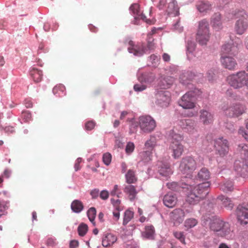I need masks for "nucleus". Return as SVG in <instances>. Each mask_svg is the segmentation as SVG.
<instances>
[{
	"label": "nucleus",
	"instance_id": "43",
	"mask_svg": "<svg viewBox=\"0 0 248 248\" xmlns=\"http://www.w3.org/2000/svg\"><path fill=\"white\" fill-rule=\"evenodd\" d=\"M134 212L130 210H126L124 214L123 224L126 225L133 217Z\"/></svg>",
	"mask_w": 248,
	"mask_h": 248
},
{
	"label": "nucleus",
	"instance_id": "30",
	"mask_svg": "<svg viewBox=\"0 0 248 248\" xmlns=\"http://www.w3.org/2000/svg\"><path fill=\"white\" fill-rule=\"evenodd\" d=\"M30 74L33 80L35 82H39L42 79V71L35 67L31 68L30 70Z\"/></svg>",
	"mask_w": 248,
	"mask_h": 248
},
{
	"label": "nucleus",
	"instance_id": "16",
	"mask_svg": "<svg viewBox=\"0 0 248 248\" xmlns=\"http://www.w3.org/2000/svg\"><path fill=\"white\" fill-rule=\"evenodd\" d=\"M220 62L223 67L230 70H234L237 65L235 60L231 56L221 55Z\"/></svg>",
	"mask_w": 248,
	"mask_h": 248
},
{
	"label": "nucleus",
	"instance_id": "8",
	"mask_svg": "<svg viewBox=\"0 0 248 248\" xmlns=\"http://www.w3.org/2000/svg\"><path fill=\"white\" fill-rule=\"evenodd\" d=\"M197 167V165L194 158L190 156H186L181 160L179 169L184 174L190 176Z\"/></svg>",
	"mask_w": 248,
	"mask_h": 248
},
{
	"label": "nucleus",
	"instance_id": "21",
	"mask_svg": "<svg viewBox=\"0 0 248 248\" xmlns=\"http://www.w3.org/2000/svg\"><path fill=\"white\" fill-rule=\"evenodd\" d=\"M164 204L169 208L173 207L176 204L177 198L175 195L172 193L166 194L163 198Z\"/></svg>",
	"mask_w": 248,
	"mask_h": 248
},
{
	"label": "nucleus",
	"instance_id": "32",
	"mask_svg": "<svg viewBox=\"0 0 248 248\" xmlns=\"http://www.w3.org/2000/svg\"><path fill=\"white\" fill-rule=\"evenodd\" d=\"M155 228L152 225L146 226L145 231L142 232V236L146 239H153L155 234Z\"/></svg>",
	"mask_w": 248,
	"mask_h": 248
},
{
	"label": "nucleus",
	"instance_id": "60",
	"mask_svg": "<svg viewBox=\"0 0 248 248\" xmlns=\"http://www.w3.org/2000/svg\"><path fill=\"white\" fill-rule=\"evenodd\" d=\"M95 126V123L93 121H90L85 124V129L87 130H92Z\"/></svg>",
	"mask_w": 248,
	"mask_h": 248
},
{
	"label": "nucleus",
	"instance_id": "23",
	"mask_svg": "<svg viewBox=\"0 0 248 248\" xmlns=\"http://www.w3.org/2000/svg\"><path fill=\"white\" fill-rule=\"evenodd\" d=\"M155 79V76L153 73H145L138 76V80L140 83L151 84Z\"/></svg>",
	"mask_w": 248,
	"mask_h": 248
},
{
	"label": "nucleus",
	"instance_id": "39",
	"mask_svg": "<svg viewBox=\"0 0 248 248\" xmlns=\"http://www.w3.org/2000/svg\"><path fill=\"white\" fill-rule=\"evenodd\" d=\"M147 44L146 46L147 48V53H149L151 51L153 50L155 47V44L154 43V39L152 36L151 33H149L147 35Z\"/></svg>",
	"mask_w": 248,
	"mask_h": 248
},
{
	"label": "nucleus",
	"instance_id": "26",
	"mask_svg": "<svg viewBox=\"0 0 248 248\" xmlns=\"http://www.w3.org/2000/svg\"><path fill=\"white\" fill-rule=\"evenodd\" d=\"M223 225L220 226V229L217 232V235L221 237H227L231 232L230 224L226 221L223 223Z\"/></svg>",
	"mask_w": 248,
	"mask_h": 248
},
{
	"label": "nucleus",
	"instance_id": "35",
	"mask_svg": "<svg viewBox=\"0 0 248 248\" xmlns=\"http://www.w3.org/2000/svg\"><path fill=\"white\" fill-rule=\"evenodd\" d=\"M218 200L221 201L223 205L228 210H232L233 207V203L231 199L225 196L221 195L217 198Z\"/></svg>",
	"mask_w": 248,
	"mask_h": 248
},
{
	"label": "nucleus",
	"instance_id": "64",
	"mask_svg": "<svg viewBox=\"0 0 248 248\" xmlns=\"http://www.w3.org/2000/svg\"><path fill=\"white\" fill-rule=\"evenodd\" d=\"M125 248H139V247L134 242L130 241L126 244Z\"/></svg>",
	"mask_w": 248,
	"mask_h": 248
},
{
	"label": "nucleus",
	"instance_id": "62",
	"mask_svg": "<svg viewBox=\"0 0 248 248\" xmlns=\"http://www.w3.org/2000/svg\"><path fill=\"white\" fill-rule=\"evenodd\" d=\"M82 159L80 157H78L76 160L74 168L75 171H78L80 169V164L81 163Z\"/></svg>",
	"mask_w": 248,
	"mask_h": 248
},
{
	"label": "nucleus",
	"instance_id": "33",
	"mask_svg": "<svg viewBox=\"0 0 248 248\" xmlns=\"http://www.w3.org/2000/svg\"><path fill=\"white\" fill-rule=\"evenodd\" d=\"M152 152L150 151H143L140 153V161L139 163L142 162L143 163H147L151 160Z\"/></svg>",
	"mask_w": 248,
	"mask_h": 248
},
{
	"label": "nucleus",
	"instance_id": "49",
	"mask_svg": "<svg viewBox=\"0 0 248 248\" xmlns=\"http://www.w3.org/2000/svg\"><path fill=\"white\" fill-rule=\"evenodd\" d=\"M21 118L24 122H27L31 119V115L29 111L24 110L22 112Z\"/></svg>",
	"mask_w": 248,
	"mask_h": 248
},
{
	"label": "nucleus",
	"instance_id": "38",
	"mask_svg": "<svg viewBox=\"0 0 248 248\" xmlns=\"http://www.w3.org/2000/svg\"><path fill=\"white\" fill-rule=\"evenodd\" d=\"M156 140L155 137L151 136L150 138L147 140L145 143V147L147 151H150L152 152V151L156 146Z\"/></svg>",
	"mask_w": 248,
	"mask_h": 248
},
{
	"label": "nucleus",
	"instance_id": "31",
	"mask_svg": "<svg viewBox=\"0 0 248 248\" xmlns=\"http://www.w3.org/2000/svg\"><path fill=\"white\" fill-rule=\"evenodd\" d=\"M71 208L73 212L79 213L83 210L84 205L80 201L75 200L71 203Z\"/></svg>",
	"mask_w": 248,
	"mask_h": 248
},
{
	"label": "nucleus",
	"instance_id": "36",
	"mask_svg": "<svg viewBox=\"0 0 248 248\" xmlns=\"http://www.w3.org/2000/svg\"><path fill=\"white\" fill-rule=\"evenodd\" d=\"M53 93L57 96H63L66 94L65 88L62 84L57 85L53 88Z\"/></svg>",
	"mask_w": 248,
	"mask_h": 248
},
{
	"label": "nucleus",
	"instance_id": "48",
	"mask_svg": "<svg viewBox=\"0 0 248 248\" xmlns=\"http://www.w3.org/2000/svg\"><path fill=\"white\" fill-rule=\"evenodd\" d=\"M122 195V192L117 185H114L113 188L110 191L111 196H116L118 198H120Z\"/></svg>",
	"mask_w": 248,
	"mask_h": 248
},
{
	"label": "nucleus",
	"instance_id": "27",
	"mask_svg": "<svg viewBox=\"0 0 248 248\" xmlns=\"http://www.w3.org/2000/svg\"><path fill=\"white\" fill-rule=\"evenodd\" d=\"M155 21L153 16H150L149 18L147 16H134V20L132 22L135 25L140 24L141 21L145 22L148 25H152L155 24Z\"/></svg>",
	"mask_w": 248,
	"mask_h": 248
},
{
	"label": "nucleus",
	"instance_id": "12",
	"mask_svg": "<svg viewBox=\"0 0 248 248\" xmlns=\"http://www.w3.org/2000/svg\"><path fill=\"white\" fill-rule=\"evenodd\" d=\"M179 125L184 131L190 134H193L197 132L196 122L194 120H181L179 122Z\"/></svg>",
	"mask_w": 248,
	"mask_h": 248
},
{
	"label": "nucleus",
	"instance_id": "9",
	"mask_svg": "<svg viewBox=\"0 0 248 248\" xmlns=\"http://www.w3.org/2000/svg\"><path fill=\"white\" fill-rule=\"evenodd\" d=\"M125 43L128 44L127 50L128 52L136 56L140 57L147 53V48L145 45L142 42H139L137 44H135L133 41L127 39L125 41Z\"/></svg>",
	"mask_w": 248,
	"mask_h": 248
},
{
	"label": "nucleus",
	"instance_id": "19",
	"mask_svg": "<svg viewBox=\"0 0 248 248\" xmlns=\"http://www.w3.org/2000/svg\"><path fill=\"white\" fill-rule=\"evenodd\" d=\"M117 240L116 235L110 232L104 233L102 238V244L104 247H108L112 246Z\"/></svg>",
	"mask_w": 248,
	"mask_h": 248
},
{
	"label": "nucleus",
	"instance_id": "5",
	"mask_svg": "<svg viewBox=\"0 0 248 248\" xmlns=\"http://www.w3.org/2000/svg\"><path fill=\"white\" fill-rule=\"evenodd\" d=\"M241 154L244 155L243 162L236 161L234 163V169L241 175L248 172V147L242 144L238 146Z\"/></svg>",
	"mask_w": 248,
	"mask_h": 248
},
{
	"label": "nucleus",
	"instance_id": "17",
	"mask_svg": "<svg viewBox=\"0 0 248 248\" xmlns=\"http://www.w3.org/2000/svg\"><path fill=\"white\" fill-rule=\"evenodd\" d=\"M199 113V119L203 124L208 125L213 122V115L210 112L202 109Z\"/></svg>",
	"mask_w": 248,
	"mask_h": 248
},
{
	"label": "nucleus",
	"instance_id": "59",
	"mask_svg": "<svg viewBox=\"0 0 248 248\" xmlns=\"http://www.w3.org/2000/svg\"><path fill=\"white\" fill-rule=\"evenodd\" d=\"M46 244L48 246L54 247L57 244L56 239L54 238H49L46 241Z\"/></svg>",
	"mask_w": 248,
	"mask_h": 248
},
{
	"label": "nucleus",
	"instance_id": "28",
	"mask_svg": "<svg viewBox=\"0 0 248 248\" xmlns=\"http://www.w3.org/2000/svg\"><path fill=\"white\" fill-rule=\"evenodd\" d=\"M124 191L128 195L130 201L135 200L138 193L136 187L131 185L126 186L124 189Z\"/></svg>",
	"mask_w": 248,
	"mask_h": 248
},
{
	"label": "nucleus",
	"instance_id": "13",
	"mask_svg": "<svg viewBox=\"0 0 248 248\" xmlns=\"http://www.w3.org/2000/svg\"><path fill=\"white\" fill-rule=\"evenodd\" d=\"M215 147L222 156L227 155L229 152L228 142L222 137L219 138L215 141Z\"/></svg>",
	"mask_w": 248,
	"mask_h": 248
},
{
	"label": "nucleus",
	"instance_id": "37",
	"mask_svg": "<svg viewBox=\"0 0 248 248\" xmlns=\"http://www.w3.org/2000/svg\"><path fill=\"white\" fill-rule=\"evenodd\" d=\"M126 182L128 184L135 183L137 178L135 174V171L133 170H129L125 175Z\"/></svg>",
	"mask_w": 248,
	"mask_h": 248
},
{
	"label": "nucleus",
	"instance_id": "40",
	"mask_svg": "<svg viewBox=\"0 0 248 248\" xmlns=\"http://www.w3.org/2000/svg\"><path fill=\"white\" fill-rule=\"evenodd\" d=\"M233 184L232 181L227 180L220 186V189L225 192L231 191L233 189Z\"/></svg>",
	"mask_w": 248,
	"mask_h": 248
},
{
	"label": "nucleus",
	"instance_id": "3",
	"mask_svg": "<svg viewBox=\"0 0 248 248\" xmlns=\"http://www.w3.org/2000/svg\"><path fill=\"white\" fill-rule=\"evenodd\" d=\"M169 136L170 142V149L172 153V155L175 159L178 158L184 152V146L181 143L183 140V136L173 130L170 131Z\"/></svg>",
	"mask_w": 248,
	"mask_h": 248
},
{
	"label": "nucleus",
	"instance_id": "46",
	"mask_svg": "<svg viewBox=\"0 0 248 248\" xmlns=\"http://www.w3.org/2000/svg\"><path fill=\"white\" fill-rule=\"evenodd\" d=\"M87 231L88 226L84 223L80 224L78 227V232L79 235L80 236H84L86 234Z\"/></svg>",
	"mask_w": 248,
	"mask_h": 248
},
{
	"label": "nucleus",
	"instance_id": "44",
	"mask_svg": "<svg viewBox=\"0 0 248 248\" xmlns=\"http://www.w3.org/2000/svg\"><path fill=\"white\" fill-rule=\"evenodd\" d=\"M198 223V221L194 218L186 219L184 222V226L187 229H190L195 227Z\"/></svg>",
	"mask_w": 248,
	"mask_h": 248
},
{
	"label": "nucleus",
	"instance_id": "22",
	"mask_svg": "<svg viewBox=\"0 0 248 248\" xmlns=\"http://www.w3.org/2000/svg\"><path fill=\"white\" fill-rule=\"evenodd\" d=\"M174 81V79L172 77L166 76L161 77L158 83V86L161 89H168L172 85Z\"/></svg>",
	"mask_w": 248,
	"mask_h": 248
},
{
	"label": "nucleus",
	"instance_id": "4",
	"mask_svg": "<svg viewBox=\"0 0 248 248\" xmlns=\"http://www.w3.org/2000/svg\"><path fill=\"white\" fill-rule=\"evenodd\" d=\"M227 82L234 89H238L244 86L248 89V73L245 71H241L228 76Z\"/></svg>",
	"mask_w": 248,
	"mask_h": 248
},
{
	"label": "nucleus",
	"instance_id": "18",
	"mask_svg": "<svg viewBox=\"0 0 248 248\" xmlns=\"http://www.w3.org/2000/svg\"><path fill=\"white\" fill-rule=\"evenodd\" d=\"M158 165V171L164 179H167L172 174L173 171L167 163L160 162Z\"/></svg>",
	"mask_w": 248,
	"mask_h": 248
},
{
	"label": "nucleus",
	"instance_id": "56",
	"mask_svg": "<svg viewBox=\"0 0 248 248\" xmlns=\"http://www.w3.org/2000/svg\"><path fill=\"white\" fill-rule=\"evenodd\" d=\"M8 203L4 201L0 202V217L4 213L6 209L8 207Z\"/></svg>",
	"mask_w": 248,
	"mask_h": 248
},
{
	"label": "nucleus",
	"instance_id": "14",
	"mask_svg": "<svg viewBox=\"0 0 248 248\" xmlns=\"http://www.w3.org/2000/svg\"><path fill=\"white\" fill-rule=\"evenodd\" d=\"M170 217L174 225H179L181 224L186 216L184 210L182 208H176L173 210L170 214Z\"/></svg>",
	"mask_w": 248,
	"mask_h": 248
},
{
	"label": "nucleus",
	"instance_id": "51",
	"mask_svg": "<svg viewBox=\"0 0 248 248\" xmlns=\"http://www.w3.org/2000/svg\"><path fill=\"white\" fill-rule=\"evenodd\" d=\"M189 205H187L186 203L184 204L182 207V210H184L185 214L186 215L187 214H190L193 212V208L192 205H194V204H191L188 203Z\"/></svg>",
	"mask_w": 248,
	"mask_h": 248
},
{
	"label": "nucleus",
	"instance_id": "10",
	"mask_svg": "<svg viewBox=\"0 0 248 248\" xmlns=\"http://www.w3.org/2000/svg\"><path fill=\"white\" fill-rule=\"evenodd\" d=\"M194 101V93L192 92H188L182 97L178 104L185 109H192L195 106Z\"/></svg>",
	"mask_w": 248,
	"mask_h": 248
},
{
	"label": "nucleus",
	"instance_id": "34",
	"mask_svg": "<svg viewBox=\"0 0 248 248\" xmlns=\"http://www.w3.org/2000/svg\"><path fill=\"white\" fill-rule=\"evenodd\" d=\"M197 8L201 13L207 12L211 10V4L207 1H200L196 5Z\"/></svg>",
	"mask_w": 248,
	"mask_h": 248
},
{
	"label": "nucleus",
	"instance_id": "11",
	"mask_svg": "<svg viewBox=\"0 0 248 248\" xmlns=\"http://www.w3.org/2000/svg\"><path fill=\"white\" fill-rule=\"evenodd\" d=\"M156 103L161 107H167L170 101V93L166 91H157L155 93Z\"/></svg>",
	"mask_w": 248,
	"mask_h": 248
},
{
	"label": "nucleus",
	"instance_id": "24",
	"mask_svg": "<svg viewBox=\"0 0 248 248\" xmlns=\"http://www.w3.org/2000/svg\"><path fill=\"white\" fill-rule=\"evenodd\" d=\"M224 222L222 219L220 217H216L214 218L211 222L210 228L212 231L214 232L216 234L220 229V226L223 225V223Z\"/></svg>",
	"mask_w": 248,
	"mask_h": 248
},
{
	"label": "nucleus",
	"instance_id": "41",
	"mask_svg": "<svg viewBox=\"0 0 248 248\" xmlns=\"http://www.w3.org/2000/svg\"><path fill=\"white\" fill-rule=\"evenodd\" d=\"M87 214L89 220L92 223L94 226H95V222L94 221L96 214L95 208L94 207H91L88 210Z\"/></svg>",
	"mask_w": 248,
	"mask_h": 248
},
{
	"label": "nucleus",
	"instance_id": "7",
	"mask_svg": "<svg viewBox=\"0 0 248 248\" xmlns=\"http://www.w3.org/2000/svg\"><path fill=\"white\" fill-rule=\"evenodd\" d=\"M245 105L240 103H234L229 107L224 106L222 110L226 116L230 118H236L242 115L246 110Z\"/></svg>",
	"mask_w": 248,
	"mask_h": 248
},
{
	"label": "nucleus",
	"instance_id": "6",
	"mask_svg": "<svg viewBox=\"0 0 248 248\" xmlns=\"http://www.w3.org/2000/svg\"><path fill=\"white\" fill-rule=\"evenodd\" d=\"M210 36L208 23L203 20L199 22L196 39L201 45H206Z\"/></svg>",
	"mask_w": 248,
	"mask_h": 248
},
{
	"label": "nucleus",
	"instance_id": "45",
	"mask_svg": "<svg viewBox=\"0 0 248 248\" xmlns=\"http://www.w3.org/2000/svg\"><path fill=\"white\" fill-rule=\"evenodd\" d=\"M190 74H192L190 72H186L183 73L180 77V81L183 84L188 83V81L192 79V78L190 77Z\"/></svg>",
	"mask_w": 248,
	"mask_h": 248
},
{
	"label": "nucleus",
	"instance_id": "29",
	"mask_svg": "<svg viewBox=\"0 0 248 248\" xmlns=\"http://www.w3.org/2000/svg\"><path fill=\"white\" fill-rule=\"evenodd\" d=\"M167 12L169 15L178 16L179 14V8L176 0H171L168 5Z\"/></svg>",
	"mask_w": 248,
	"mask_h": 248
},
{
	"label": "nucleus",
	"instance_id": "53",
	"mask_svg": "<svg viewBox=\"0 0 248 248\" xmlns=\"http://www.w3.org/2000/svg\"><path fill=\"white\" fill-rule=\"evenodd\" d=\"M135 148V145L132 142H129L127 143L125 147V152L128 154H130L132 153Z\"/></svg>",
	"mask_w": 248,
	"mask_h": 248
},
{
	"label": "nucleus",
	"instance_id": "20",
	"mask_svg": "<svg viewBox=\"0 0 248 248\" xmlns=\"http://www.w3.org/2000/svg\"><path fill=\"white\" fill-rule=\"evenodd\" d=\"M248 27L247 20L242 17L236 21L234 27L235 31L237 34L242 35L246 31Z\"/></svg>",
	"mask_w": 248,
	"mask_h": 248
},
{
	"label": "nucleus",
	"instance_id": "61",
	"mask_svg": "<svg viewBox=\"0 0 248 248\" xmlns=\"http://www.w3.org/2000/svg\"><path fill=\"white\" fill-rule=\"evenodd\" d=\"M109 196L108 192L107 190H103L100 193V197L103 200L108 199Z\"/></svg>",
	"mask_w": 248,
	"mask_h": 248
},
{
	"label": "nucleus",
	"instance_id": "55",
	"mask_svg": "<svg viewBox=\"0 0 248 248\" xmlns=\"http://www.w3.org/2000/svg\"><path fill=\"white\" fill-rule=\"evenodd\" d=\"M110 201L115 209L122 210L120 206L121 201L119 199L115 200L114 199H111Z\"/></svg>",
	"mask_w": 248,
	"mask_h": 248
},
{
	"label": "nucleus",
	"instance_id": "47",
	"mask_svg": "<svg viewBox=\"0 0 248 248\" xmlns=\"http://www.w3.org/2000/svg\"><path fill=\"white\" fill-rule=\"evenodd\" d=\"M174 236L179 240L182 244H185V236L182 232H174Z\"/></svg>",
	"mask_w": 248,
	"mask_h": 248
},
{
	"label": "nucleus",
	"instance_id": "25",
	"mask_svg": "<svg viewBox=\"0 0 248 248\" xmlns=\"http://www.w3.org/2000/svg\"><path fill=\"white\" fill-rule=\"evenodd\" d=\"M210 175L208 169L203 167L198 172L197 178L200 181L207 182L210 178Z\"/></svg>",
	"mask_w": 248,
	"mask_h": 248
},
{
	"label": "nucleus",
	"instance_id": "58",
	"mask_svg": "<svg viewBox=\"0 0 248 248\" xmlns=\"http://www.w3.org/2000/svg\"><path fill=\"white\" fill-rule=\"evenodd\" d=\"M150 60L152 62L153 66H156L158 63L159 58L154 54L151 55L150 57Z\"/></svg>",
	"mask_w": 248,
	"mask_h": 248
},
{
	"label": "nucleus",
	"instance_id": "1",
	"mask_svg": "<svg viewBox=\"0 0 248 248\" xmlns=\"http://www.w3.org/2000/svg\"><path fill=\"white\" fill-rule=\"evenodd\" d=\"M210 183L203 182L196 186L187 185L186 202L191 204H196L203 199L209 193Z\"/></svg>",
	"mask_w": 248,
	"mask_h": 248
},
{
	"label": "nucleus",
	"instance_id": "63",
	"mask_svg": "<svg viewBox=\"0 0 248 248\" xmlns=\"http://www.w3.org/2000/svg\"><path fill=\"white\" fill-rule=\"evenodd\" d=\"M238 133L241 135L246 140H248V136L246 133L243 127H240L238 130Z\"/></svg>",
	"mask_w": 248,
	"mask_h": 248
},
{
	"label": "nucleus",
	"instance_id": "42",
	"mask_svg": "<svg viewBox=\"0 0 248 248\" xmlns=\"http://www.w3.org/2000/svg\"><path fill=\"white\" fill-rule=\"evenodd\" d=\"M130 11L131 13L136 16H145L143 12L140 10V5L137 3H134L130 7Z\"/></svg>",
	"mask_w": 248,
	"mask_h": 248
},
{
	"label": "nucleus",
	"instance_id": "15",
	"mask_svg": "<svg viewBox=\"0 0 248 248\" xmlns=\"http://www.w3.org/2000/svg\"><path fill=\"white\" fill-rule=\"evenodd\" d=\"M238 44L236 43H227L222 46L221 56L235 55L238 52Z\"/></svg>",
	"mask_w": 248,
	"mask_h": 248
},
{
	"label": "nucleus",
	"instance_id": "54",
	"mask_svg": "<svg viewBox=\"0 0 248 248\" xmlns=\"http://www.w3.org/2000/svg\"><path fill=\"white\" fill-rule=\"evenodd\" d=\"M195 48V44L194 42H188L187 45V55L192 53Z\"/></svg>",
	"mask_w": 248,
	"mask_h": 248
},
{
	"label": "nucleus",
	"instance_id": "57",
	"mask_svg": "<svg viewBox=\"0 0 248 248\" xmlns=\"http://www.w3.org/2000/svg\"><path fill=\"white\" fill-rule=\"evenodd\" d=\"M213 26L215 28H219L221 26L220 16H216L213 21Z\"/></svg>",
	"mask_w": 248,
	"mask_h": 248
},
{
	"label": "nucleus",
	"instance_id": "52",
	"mask_svg": "<svg viewBox=\"0 0 248 248\" xmlns=\"http://www.w3.org/2000/svg\"><path fill=\"white\" fill-rule=\"evenodd\" d=\"M147 86L144 83H140V84H136L134 86V89L136 92H141L145 90Z\"/></svg>",
	"mask_w": 248,
	"mask_h": 248
},
{
	"label": "nucleus",
	"instance_id": "50",
	"mask_svg": "<svg viewBox=\"0 0 248 248\" xmlns=\"http://www.w3.org/2000/svg\"><path fill=\"white\" fill-rule=\"evenodd\" d=\"M111 155L109 153L104 154L102 157L103 163L107 166L109 165L111 163Z\"/></svg>",
	"mask_w": 248,
	"mask_h": 248
},
{
	"label": "nucleus",
	"instance_id": "2",
	"mask_svg": "<svg viewBox=\"0 0 248 248\" xmlns=\"http://www.w3.org/2000/svg\"><path fill=\"white\" fill-rule=\"evenodd\" d=\"M138 125H139L142 132L150 133L155 130L156 124L155 120L151 116L142 115L139 117L137 124L133 123L130 125V133H134L135 132Z\"/></svg>",
	"mask_w": 248,
	"mask_h": 248
}]
</instances>
